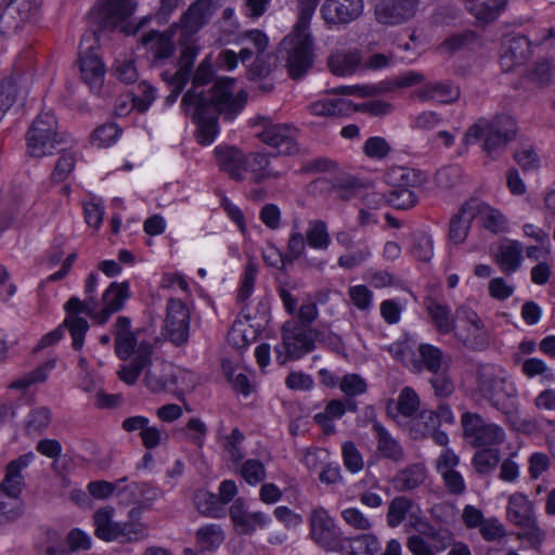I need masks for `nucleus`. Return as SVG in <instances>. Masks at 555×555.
<instances>
[{"mask_svg": "<svg viewBox=\"0 0 555 555\" xmlns=\"http://www.w3.org/2000/svg\"><path fill=\"white\" fill-rule=\"evenodd\" d=\"M209 100L205 102V99H198L194 90H188L181 100L185 115L197 126L196 140L202 145L215 141L219 132V115L231 120L242 112L247 102V92L240 90L232 93L231 85L221 81L212 89Z\"/></svg>", "mask_w": 555, "mask_h": 555, "instance_id": "1", "label": "nucleus"}, {"mask_svg": "<svg viewBox=\"0 0 555 555\" xmlns=\"http://www.w3.org/2000/svg\"><path fill=\"white\" fill-rule=\"evenodd\" d=\"M160 344L162 338L158 336L152 340H141V374L144 373V385L151 392H172L181 399L184 391L194 386L193 374L170 362L153 359V349Z\"/></svg>", "mask_w": 555, "mask_h": 555, "instance_id": "2", "label": "nucleus"}, {"mask_svg": "<svg viewBox=\"0 0 555 555\" xmlns=\"http://www.w3.org/2000/svg\"><path fill=\"white\" fill-rule=\"evenodd\" d=\"M517 125L507 114H498L491 118L477 119L465 132V144L481 141L482 151L491 158H499L507 145L516 139Z\"/></svg>", "mask_w": 555, "mask_h": 555, "instance_id": "3", "label": "nucleus"}, {"mask_svg": "<svg viewBox=\"0 0 555 555\" xmlns=\"http://www.w3.org/2000/svg\"><path fill=\"white\" fill-rule=\"evenodd\" d=\"M221 1L222 0H196L181 15L179 24L172 25V27L180 28L178 57L195 62L201 51L196 34L208 23L216 10L221 5Z\"/></svg>", "mask_w": 555, "mask_h": 555, "instance_id": "4", "label": "nucleus"}, {"mask_svg": "<svg viewBox=\"0 0 555 555\" xmlns=\"http://www.w3.org/2000/svg\"><path fill=\"white\" fill-rule=\"evenodd\" d=\"M99 283L98 273L91 272L85 284V300L78 297H70L65 304L67 317L64 321L65 327L68 328L73 339V348L80 350L83 346L85 336L89 328L88 321L81 317L80 313L90 314L94 313V309L100 307V301L95 297V292Z\"/></svg>", "mask_w": 555, "mask_h": 555, "instance_id": "5", "label": "nucleus"}, {"mask_svg": "<svg viewBox=\"0 0 555 555\" xmlns=\"http://www.w3.org/2000/svg\"><path fill=\"white\" fill-rule=\"evenodd\" d=\"M280 46L289 77L295 80L302 78L314 63V44L311 34L293 30Z\"/></svg>", "mask_w": 555, "mask_h": 555, "instance_id": "6", "label": "nucleus"}, {"mask_svg": "<svg viewBox=\"0 0 555 555\" xmlns=\"http://www.w3.org/2000/svg\"><path fill=\"white\" fill-rule=\"evenodd\" d=\"M135 9L137 3L132 0H104L98 11L99 28L134 36L139 30V23L131 20Z\"/></svg>", "mask_w": 555, "mask_h": 555, "instance_id": "7", "label": "nucleus"}, {"mask_svg": "<svg viewBox=\"0 0 555 555\" xmlns=\"http://www.w3.org/2000/svg\"><path fill=\"white\" fill-rule=\"evenodd\" d=\"M314 348V335L310 331L298 322H286L282 327V341L274 348L276 362L283 365L298 360Z\"/></svg>", "mask_w": 555, "mask_h": 555, "instance_id": "8", "label": "nucleus"}, {"mask_svg": "<svg viewBox=\"0 0 555 555\" xmlns=\"http://www.w3.org/2000/svg\"><path fill=\"white\" fill-rule=\"evenodd\" d=\"M255 127L260 129L256 135L266 145L275 149L279 154L294 155L298 152L296 138L298 129L292 124L274 122L270 117L258 116L255 119Z\"/></svg>", "mask_w": 555, "mask_h": 555, "instance_id": "9", "label": "nucleus"}, {"mask_svg": "<svg viewBox=\"0 0 555 555\" xmlns=\"http://www.w3.org/2000/svg\"><path fill=\"white\" fill-rule=\"evenodd\" d=\"M57 137L55 116L49 112L39 114L26 133L28 154L37 158L52 154L60 142Z\"/></svg>", "mask_w": 555, "mask_h": 555, "instance_id": "10", "label": "nucleus"}, {"mask_svg": "<svg viewBox=\"0 0 555 555\" xmlns=\"http://www.w3.org/2000/svg\"><path fill=\"white\" fill-rule=\"evenodd\" d=\"M310 539L325 552H340L345 538L335 519L324 507L311 509L308 515Z\"/></svg>", "mask_w": 555, "mask_h": 555, "instance_id": "11", "label": "nucleus"}, {"mask_svg": "<svg viewBox=\"0 0 555 555\" xmlns=\"http://www.w3.org/2000/svg\"><path fill=\"white\" fill-rule=\"evenodd\" d=\"M464 438L475 448H492L505 441L504 429L485 420L480 414L464 412L461 416Z\"/></svg>", "mask_w": 555, "mask_h": 555, "instance_id": "12", "label": "nucleus"}, {"mask_svg": "<svg viewBox=\"0 0 555 555\" xmlns=\"http://www.w3.org/2000/svg\"><path fill=\"white\" fill-rule=\"evenodd\" d=\"M98 51L93 35H85L80 43L79 68L82 81L92 92H100L105 76V66Z\"/></svg>", "mask_w": 555, "mask_h": 555, "instance_id": "13", "label": "nucleus"}, {"mask_svg": "<svg viewBox=\"0 0 555 555\" xmlns=\"http://www.w3.org/2000/svg\"><path fill=\"white\" fill-rule=\"evenodd\" d=\"M191 312L181 299L170 298L166 307L164 335L176 347L186 345L190 337Z\"/></svg>", "mask_w": 555, "mask_h": 555, "instance_id": "14", "label": "nucleus"}, {"mask_svg": "<svg viewBox=\"0 0 555 555\" xmlns=\"http://www.w3.org/2000/svg\"><path fill=\"white\" fill-rule=\"evenodd\" d=\"M114 508L101 507L93 515L94 534L103 541L130 542L139 539L134 524H120L113 520Z\"/></svg>", "mask_w": 555, "mask_h": 555, "instance_id": "15", "label": "nucleus"}, {"mask_svg": "<svg viewBox=\"0 0 555 555\" xmlns=\"http://www.w3.org/2000/svg\"><path fill=\"white\" fill-rule=\"evenodd\" d=\"M41 0H5L0 7V29L2 33L17 30L36 17Z\"/></svg>", "mask_w": 555, "mask_h": 555, "instance_id": "16", "label": "nucleus"}, {"mask_svg": "<svg viewBox=\"0 0 555 555\" xmlns=\"http://www.w3.org/2000/svg\"><path fill=\"white\" fill-rule=\"evenodd\" d=\"M418 0H379L375 5L376 21L386 26H396L411 20L417 10Z\"/></svg>", "mask_w": 555, "mask_h": 555, "instance_id": "17", "label": "nucleus"}, {"mask_svg": "<svg viewBox=\"0 0 555 555\" xmlns=\"http://www.w3.org/2000/svg\"><path fill=\"white\" fill-rule=\"evenodd\" d=\"M307 240L304 233H289L286 251L280 254V269H284L286 264H292L296 260H301L306 268L323 271L327 264L326 259L311 256L307 253Z\"/></svg>", "mask_w": 555, "mask_h": 555, "instance_id": "18", "label": "nucleus"}, {"mask_svg": "<svg viewBox=\"0 0 555 555\" xmlns=\"http://www.w3.org/2000/svg\"><path fill=\"white\" fill-rule=\"evenodd\" d=\"M363 8V0H325L320 12L327 24L347 25L362 15Z\"/></svg>", "mask_w": 555, "mask_h": 555, "instance_id": "19", "label": "nucleus"}, {"mask_svg": "<svg viewBox=\"0 0 555 555\" xmlns=\"http://www.w3.org/2000/svg\"><path fill=\"white\" fill-rule=\"evenodd\" d=\"M35 457V453L30 451L7 464L4 478L0 482V492L8 499L20 501V496L25 488L22 470L25 469Z\"/></svg>", "mask_w": 555, "mask_h": 555, "instance_id": "20", "label": "nucleus"}, {"mask_svg": "<svg viewBox=\"0 0 555 555\" xmlns=\"http://www.w3.org/2000/svg\"><path fill=\"white\" fill-rule=\"evenodd\" d=\"M230 518L238 534L250 535L257 529H263L271 518L263 512H248L242 498L236 499L229 509Z\"/></svg>", "mask_w": 555, "mask_h": 555, "instance_id": "21", "label": "nucleus"}, {"mask_svg": "<svg viewBox=\"0 0 555 555\" xmlns=\"http://www.w3.org/2000/svg\"><path fill=\"white\" fill-rule=\"evenodd\" d=\"M128 297L129 284L127 282H112L102 296V300L100 302L102 308L99 307L98 309H94V313L90 314V318H92L98 324L106 323L113 313L119 311L124 307Z\"/></svg>", "mask_w": 555, "mask_h": 555, "instance_id": "22", "label": "nucleus"}, {"mask_svg": "<svg viewBox=\"0 0 555 555\" xmlns=\"http://www.w3.org/2000/svg\"><path fill=\"white\" fill-rule=\"evenodd\" d=\"M504 385V378L500 376L499 369L482 364L477 369V389L495 409L507 413L505 405L499 400V390Z\"/></svg>", "mask_w": 555, "mask_h": 555, "instance_id": "23", "label": "nucleus"}, {"mask_svg": "<svg viewBox=\"0 0 555 555\" xmlns=\"http://www.w3.org/2000/svg\"><path fill=\"white\" fill-rule=\"evenodd\" d=\"M242 169L243 175L249 173V180L256 184L270 178L279 179L283 176L282 171H275L270 167L269 155L259 152L244 154Z\"/></svg>", "mask_w": 555, "mask_h": 555, "instance_id": "24", "label": "nucleus"}, {"mask_svg": "<svg viewBox=\"0 0 555 555\" xmlns=\"http://www.w3.org/2000/svg\"><path fill=\"white\" fill-rule=\"evenodd\" d=\"M421 408V400L412 387H403L397 400L389 399L386 404L387 414L395 421L399 416L410 418L415 416Z\"/></svg>", "mask_w": 555, "mask_h": 555, "instance_id": "25", "label": "nucleus"}, {"mask_svg": "<svg viewBox=\"0 0 555 555\" xmlns=\"http://www.w3.org/2000/svg\"><path fill=\"white\" fill-rule=\"evenodd\" d=\"M361 51L358 49L337 50L327 59L330 70L335 76H349L362 69Z\"/></svg>", "mask_w": 555, "mask_h": 555, "instance_id": "26", "label": "nucleus"}, {"mask_svg": "<svg viewBox=\"0 0 555 555\" xmlns=\"http://www.w3.org/2000/svg\"><path fill=\"white\" fill-rule=\"evenodd\" d=\"M214 70L210 56H206L197 66L194 74H191L192 77V87L190 90H194L197 94L198 99H205V102H210L209 98L215 86L221 81L231 85L232 93H235V80L231 78H221L215 81V83L210 87V89L206 92L204 90H199L201 87L206 86L212 79Z\"/></svg>", "mask_w": 555, "mask_h": 555, "instance_id": "27", "label": "nucleus"}, {"mask_svg": "<svg viewBox=\"0 0 555 555\" xmlns=\"http://www.w3.org/2000/svg\"><path fill=\"white\" fill-rule=\"evenodd\" d=\"M474 206L467 199L461 205L457 212L451 217L448 237L453 244H462L466 240L474 220Z\"/></svg>", "mask_w": 555, "mask_h": 555, "instance_id": "28", "label": "nucleus"}, {"mask_svg": "<svg viewBox=\"0 0 555 555\" xmlns=\"http://www.w3.org/2000/svg\"><path fill=\"white\" fill-rule=\"evenodd\" d=\"M215 155L221 171L228 173L232 180H245L242 169L244 153L241 150L233 146H217Z\"/></svg>", "mask_w": 555, "mask_h": 555, "instance_id": "29", "label": "nucleus"}, {"mask_svg": "<svg viewBox=\"0 0 555 555\" xmlns=\"http://www.w3.org/2000/svg\"><path fill=\"white\" fill-rule=\"evenodd\" d=\"M115 352L120 360H128L135 351L137 335L131 331V321L118 317L115 323Z\"/></svg>", "mask_w": 555, "mask_h": 555, "instance_id": "30", "label": "nucleus"}, {"mask_svg": "<svg viewBox=\"0 0 555 555\" xmlns=\"http://www.w3.org/2000/svg\"><path fill=\"white\" fill-rule=\"evenodd\" d=\"M469 203L474 206V219L480 217L482 225L492 233H501L507 229L505 216L498 209L477 197H470Z\"/></svg>", "mask_w": 555, "mask_h": 555, "instance_id": "31", "label": "nucleus"}, {"mask_svg": "<svg viewBox=\"0 0 555 555\" xmlns=\"http://www.w3.org/2000/svg\"><path fill=\"white\" fill-rule=\"evenodd\" d=\"M194 63L195 62L193 61L178 57L177 72L172 75L167 72L163 73L162 76L164 80H166L168 86L171 88L170 94L166 98L165 101L166 105H171L177 101L179 94L191 79V73L193 72Z\"/></svg>", "mask_w": 555, "mask_h": 555, "instance_id": "32", "label": "nucleus"}, {"mask_svg": "<svg viewBox=\"0 0 555 555\" xmlns=\"http://www.w3.org/2000/svg\"><path fill=\"white\" fill-rule=\"evenodd\" d=\"M427 478V469L421 463L410 464L398 470L391 483L396 491L406 492L418 488Z\"/></svg>", "mask_w": 555, "mask_h": 555, "instance_id": "33", "label": "nucleus"}, {"mask_svg": "<svg viewBox=\"0 0 555 555\" xmlns=\"http://www.w3.org/2000/svg\"><path fill=\"white\" fill-rule=\"evenodd\" d=\"M141 44L146 47L155 61L167 60L175 51L172 33L151 30L141 38Z\"/></svg>", "mask_w": 555, "mask_h": 555, "instance_id": "34", "label": "nucleus"}, {"mask_svg": "<svg viewBox=\"0 0 555 555\" xmlns=\"http://www.w3.org/2000/svg\"><path fill=\"white\" fill-rule=\"evenodd\" d=\"M376 437V450L382 457L392 462H401L404 459V450L400 442L378 422L373 424Z\"/></svg>", "mask_w": 555, "mask_h": 555, "instance_id": "35", "label": "nucleus"}, {"mask_svg": "<svg viewBox=\"0 0 555 555\" xmlns=\"http://www.w3.org/2000/svg\"><path fill=\"white\" fill-rule=\"evenodd\" d=\"M507 517L519 527H530L534 520L531 502L522 494L516 493L511 495Z\"/></svg>", "mask_w": 555, "mask_h": 555, "instance_id": "36", "label": "nucleus"}, {"mask_svg": "<svg viewBox=\"0 0 555 555\" xmlns=\"http://www.w3.org/2000/svg\"><path fill=\"white\" fill-rule=\"evenodd\" d=\"M460 88L451 81L430 82L424 86L421 98L439 103H452L460 98Z\"/></svg>", "mask_w": 555, "mask_h": 555, "instance_id": "37", "label": "nucleus"}, {"mask_svg": "<svg viewBox=\"0 0 555 555\" xmlns=\"http://www.w3.org/2000/svg\"><path fill=\"white\" fill-rule=\"evenodd\" d=\"M306 240L308 247L325 251L332 243L328 227L324 220L312 219L307 223Z\"/></svg>", "mask_w": 555, "mask_h": 555, "instance_id": "38", "label": "nucleus"}, {"mask_svg": "<svg viewBox=\"0 0 555 555\" xmlns=\"http://www.w3.org/2000/svg\"><path fill=\"white\" fill-rule=\"evenodd\" d=\"M417 352L418 360L414 362V365L418 370L424 369L434 374L444 369L443 352L438 347L430 344H420Z\"/></svg>", "mask_w": 555, "mask_h": 555, "instance_id": "39", "label": "nucleus"}, {"mask_svg": "<svg viewBox=\"0 0 555 555\" xmlns=\"http://www.w3.org/2000/svg\"><path fill=\"white\" fill-rule=\"evenodd\" d=\"M529 53V41L524 36H515L508 39L502 54V64L507 69L522 64Z\"/></svg>", "mask_w": 555, "mask_h": 555, "instance_id": "40", "label": "nucleus"}, {"mask_svg": "<svg viewBox=\"0 0 555 555\" xmlns=\"http://www.w3.org/2000/svg\"><path fill=\"white\" fill-rule=\"evenodd\" d=\"M346 413V405L344 401L333 399L331 400L323 412L317 413L313 421L318 424L325 435H333L336 431L334 421L339 420Z\"/></svg>", "mask_w": 555, "mask_h": 555, "instance_id": "41", "label": "nucleus"}, {"mask_svg": "<svg viewBox=\"0 0 555 555\" xmlns=\"http://www.w3.org/2000/svg\"><path fill=\"white\" fill-rule=\"evenodd\" d=\"M52 422V412L47 406L33 408L24 421V430L28 436L42 435Z\"/></svg>", "mask_w": 555, "mask_h": 555, "instance_id": "42", "label": "nucleus"}, {"mask_svg": "<svg viewBox=\"0 0 555 555\" xmlns=\"http://www.w3.org/2000/svg\"><path fill=\"white\" fill-rule=\"evenodd\" d=\"M137 60L138 56L134 50L120 54L113 66L114 76L125 83L135 82L139 77Z\"/></svg>", "mask_w": 555, "mask_h": 555, "instance_id": "43", "label": "nucleus"}, {"mask_svg": "<svg viewBox=\"0 0 555 555\" xmlns=\"http://www.w3.org/2000/svg\"><path fill=\"white\" fill-rule=\"evenodd\" d=\"M55 365L56 361L54 359L48 360L35 370L13 380L9 387L11 389L26 390L35 384L44 383Z\"/></svg>", "mask_w": 555, "mask_h": 555, "instance_id": "44", "label": "nucleus"}, {"mask_svg": "<svg viewBox=\"0 0 555 555\" xmlns=\"http://www.w3.org/2000/svg\"><path fill=\"white\" fill-rule=\"evenodd\" d=\"M315 116H344L351 112V102L345 99H323L309 105Z\"/></svg>", "mask_w": 555, "mask_h": 555, "instance_id": "45", "label": "nucleus"}, {"mask_svg": "<svg viewBox=\"0 0 555 555\" xmlns=\"http://www.w3.org/2000/svg\"><path fill=\"white\" fill-rule=\"evenodd\" d=\"M521 259L522 246L518 241H511L507 245L500 247L498 263L505 273L515 272L520 267Z\"/></svg>", "mask_w": 555, "mask_h": 555, "instance_id": "46", "label": "nucleus"}, {"mask_svg": "<svg viewBox=\"0 0 555 555\" xmlns=\"http://www.w3.org/2000/svg\"><path fill=\"white\" fill-rule=\"evenodd\" d=\"M506 3L507 0H477L467 9L478 21L490 23L500 15Z\"/></svg>", "mask_w": 555, "mask_h": 555, "instance_id": "47", "label": "nucleus"}, {"mask_svg": "<svg viewBox=\"0 0 555 555\" xmlns=\"http://www.w3.org/2000/svg\"><path fill=\"white\" fill-rule=\"evenodd\" d=\"M499 463L500 451L495 447L481 449L472 459L476 473L481 476L491 474Z\"/></svg>", "mask_w": 555, "mask_h": 555, "instance_id": "48", "label": "nucleus"}, {"mask_svg": "<svg viewBox=\"0 0 555 555\" xmlns=\"http://www.w3.org/2000/svg\"><path fill=\"white\" fill-rule=\"evenodd\" d=\"M413 507V501L404 495L396 496L391 500L387 511V524L390 528H397L405 519L408 513Z\"/></svg>", "mask_w": 555, "mask_h": 555, "instance_id": "49", "label": "nucleus"}, {"mask_svg": "<svg viewBox=\"0 0 555 555\" xmlns=\"http://www.w3.org/2000/svg\"><path fill=\"white\" fill-rule=\"evenodd\" d=\"M224 534L220 526L207 525L196 532V541L203 550L214 551L223 542Z\"/></svg>", "mask_w": 555, "mask_h": 555, "instance_id": "50", "label": "nucleus"}, {"mask_svg": "<svg viewBox=\"0 0 555 555\" xmlns=\"http://www.w3.org/2000/svg\"><path fill=\"white\" fill-rule=\"evenodd\" d=\"M427 310L440 333L447 334L454 328V320L448 306L430 301Z\"/></svg>", "mask_w": 555, "mask_h": 555, "instance_id": "51", "label": "nucleus"}, {"mask_svg": "<svg viewBox=\"0 0 555 555\" xmlns=\"http://www.w3.org/2000/svg\"><path fill=\"white\" fill-rule=\"evenodd\" d=\"M244 439L245 437L238 428H233L229 435L221 438V446L223 450L228 453L229 459L234 463L241 462L244 457V451L242 448Z\"/></svg>", "mask_w": 555, "mask_h": 555, "instance_id": "52", "label": "nucleus"}, {"mask_svg": "<svg viewBox=\"0 0 555 555\" xmlns=\"http://www.w3.org/2000/svg\"><path fill=\"white\" fill-rule=\"evenodd\" d=\"M440 426L437 415L433 410H423L418 413L412 430L414 438L427 437Z\"/></svg>", "mask_w": 555, "mask_h": 555, "instance_id": "53", "label": "nucleus"}, {"mask_svg": "<svg viewBox=\"0 0 555 555\" xmlns=\"http://www.w3.org/2000/svg\"><path fill=\"white\" fill-rule=\"evenodd\" d=\"M521 372L528 378L540 376L542 380H554V373L546 363L539 358H528L521 363Z\"/></svg>", "mask_w": 555, "mask_h": 555, "instance_id": "54", "label": "nucleus"}, {"mask_svg": "<svg viewBox=\"0 0 555 555\" xmlns=\"http://www.w3.org/2000/svg\"><path fill=\"white\" fill-rule=\"evenodd\" d=\"M240 474L250 486L260 483L267 476L263 463L256 459L246 460L241 466Z\"/></svg>", "mask_w": 555, "mask_h": 555, "instance_id": "55", "label": "nucleus"}, {"mask_svg": "<svg viewBox=\"0 0 555 555\" xmlns=\"http://www.w3.org/2000/svg\"><path fill=\"white\" fill-rule=\"evenodd\" d=\"M387 202L397 209H410L417 203V195L408 188L392 189L387 195Z\"/></svg>", "mask_w": 555, "mask_h": 555, "instance_id": "56", "label": "nucleus"}, {"mask_svg": "<svg viewBox=\"0 0 555 555\" xmlns=\"http://www.w3.org/2000/svg\"><path fill=\"white\" fill-rule=\"evenodd\" d=\"M321 0H298V17L293 30L310 33V22Z\"/></svg>", "mask_w": 555, "mask_h": 555, "instance_id": "57", "label": "nucleus"}, {"mask_svg": "<svg viewBox=\"0 0 555 555\" xmlns=\"http://www.w3.org/2000/svg\"><path fill=\"white\" fill-rule=\"evenodd\" d=\"M341 456L345 467L352 474L363 469V457L352 441L344 442L341 447Z\"/></svg>", "mask_w": 555, "mask_h": 555, "instance_id": "58", "label": "nucleus"}, {"mask_svg": "<svg viewBox=\"0 0 555 555\" xmlns=\"http://www.w3.org/2000/svg\"><path fill=\"white\" fill-rule=\"evenodd\" d=\"M121 130L115 124H104L92 133V144L98 147H106L113 144Z\"/></svg>", "mask_w": 555, "mask_h": 555, "instance_id": "59", "label": "nucleus"}, {"mask_svg": "<svg viewBox=\"0 0 555 555\" xmlns=\"http://www.w3.org/2000/svg\"><path fill=\"white\" fill-rule=\"evenodd\" d=\"M272 60L273 56L270 54H257L255 61L247 70L248 79L259 80L267 78L273 68Z\"/></svg>", "mask_w": 555, "mask_h": 555, "instance_id": "60", "label": "nucleus"}, {"mask_svg": "<svg viewBox=\"0 0 555 555\" xmlns=\"http://www.w3.org/2000/svg\"><path fill=\"white\" fill-rule=\"evenodd\" d=\"M339 388L347 397H356L366 392L367 384L359 374H346L339 382Z\"/></svg>", "mask_w": 555, "mask_h": 555, "instance_id": "61", "label": "nucleus"}, {"mask_svg": "<svg viewBox=\"0 0 555 555\" xmlns=\"http://www.w3.org/2000/svg\"><path fill=\"white\" fill-rule=\"evenodd\" d=\"M514 159L525 172L537 171L540 168V157L531 146L517 150Z\"/></svg>", "mask_w": 555, "mask_h": 555, "instance_id": "62", "label": "nucleus"}, {"mask_svg": "<svg viewBox=\"0 0 555 555\" xmlns=\"http://www.w3.org/2000/svg\"><path fill=\"white\" fill-rule=\"evenodd\" d=\"M463 176V169L459 166H448L436 172V183L439 188L451 189L456 185Z\"/></svg>", "mask_w": 555, "mask_h": 555, "instance_id": "63", "label": "nucleus"}, {"mask_svg": "<svg viewBox=\"0 0 555 555\" xmlns=\"http://www.w3.org/2000/svg\"><path fill=\"white\" fill-rule=\"evenodd\" d=\"M350 548L363 555H377L380 544L375 535L362 534L352 540Z\"/></svg>", "mask_w": 555, "mask_h": 555, "instance_id": "64", "label": "nucleus"}]
</instances>
